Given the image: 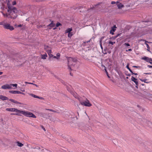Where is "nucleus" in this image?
Wrapping results in <instances>:
<instances>
[{
	"mask_svg": "<svg viewBox=\"0 0 152 152\" xmlns=\"http://www.w3.org/2000/svg\"><path fill=\"white\" fill-rule=\"evenodd\" d=\"M80 104L86 107H89L91 106V104L88 100L84 102L80 101Z\"/></svg>",
	"mask_w": 152,
	"mask_h": 152,
	"instance_id": "39448f33",
	"label": "nucleus"
},
{
	"mask_svg": "<svg viewBox=\"0 0 152 152\" xmlns=\"http://www.w3.org/2000/svg\"><path fill=\"white\" fill-rule=\"evenodd\" d=\"M8 100H9L10 101L12 102H13L15 104H21V103L20 102H18L17 101L15 100L12 99H9Z\"/></svg>",
	"mask_w": 152,
	"mask_h": 152,
	"instance_id": "ddd939ff",
	"label": "nucleus"
},
{
	"mask_svg": "<svg viewBox=\"0 0 152 152\" xmlns=\"http://www.w3.org/2000/svg\"><path fill=\"white\" fill-rule=\"evenodd\" d=\"M132 50L131 49H129L128 50H126V51H131Z\"/></svg>",
	"mask_w": 152,
	"mask_h": 152,
	"instance_id": "49530a36",
	"label": "nucleus"
},
{
	"mask_svg": "<svg viewBox=\"0 0 152 152\" xmlns=\"http://www.w3.org/2000/svg\"><path fill=\"white\" fill-rule=\"evenodd\" d=\"M101 66L102 67H104V69H106V67H105V66L104 65H103V64H102Z\"/></svg>",
	"mask_w": 152,
	"mask_h": 152,
	"instance_id": "603ef678",
	"label": "nucleus"
},
{
	"mask_svg": "<svg viewBox=\"0 0 152 152\" xmlns=\"http://www.w3.org/2000/svg\"><path fill=\"white\" fill-rule=\"evenodd\" d=\"M116 28V26L115 25L114 26L111 27V29L110 31V33L112 34V35L114 34V33L113 32V33H112V31L114 32L115 31V28Z\"/></svg>",
	"mask_w": 152,
	"mask_h": 152,
	"instance_id": "f8f14e48",
	"label": "nucleus"
},
{
	"mask_svg": "<svg viewBox=\"0 0 152 152\" xmlns=\"http://www.w3.org/2000/svg\"><path fill=\"white\" fill-rule=\"evenodd\" d=\"M145 123V125L148 126L152 128V123L151 122L148 121L146 120Z\"/></svg>",
	"mask_w": 152,
	"mask_h": 152,
	"instance_id": "1a4fd4ad",
	"label": "nucleus"
},
{
	"mask_svg": "<svg viewBox=\"0 0 152 152\" xmlns=\"http://www.w3.org/2000/svg\"><path fill=\"white\" fill-rule=\"evenodd\" d=\"M16 4V2L15 1H13L12 3V4L13 5H15Z\"/></svg>",
	"mask_w": 152,
	"mask_h": 152,
	"instance_id": "a19ab883",
	"label": "nucleus"
},
{
	"mask_svg": "<svg viewBox=\"0 0 152 152\" xmlns=\"http://www.w3.org/2000/svg\"><path fill=\"white\" fill-rule=\"evenodd\" d=\"M144 74H146V75H150L151 74V73H144Z\"/></svg>",
	"mask_w": 152,
	"mask_h": 152,
	"instance_id": "5fc2aeb1",
	"label": "nucleus"
},
{
	"mask_svg": "<svg viewBox=\"0 0 152 152\" xmlns=\"http://www.w3.org/2000/svg\"><path fill=\"white\" fill-rule=\"evenodd\" d=\"M47 110H50V111H51L52 112H56V111H55L53 110L52 109H46Z\"/></svg>",
	"mask_w": 152,
	"mask_h": 152,
	"instance_id": "58836bf2",
	"label": "nucleus"
},
{
	"mask_svg": "<svg viewBox=\"0 0 152 152\" xmlns=\"http://www.w3.org/2000/svg\"><path fill=\"white\" fill-rule=\"evenodd\" d=\"M131 80L132 81H133L136 84V87L138 88V82L137 81V79L135 78L133 76H132L131 77Z\"/></svg>",
	"mask_w": 152,
	"mask_h": 152,
	"instance_id": "0eeeda50",
	"label": "nucleus"
},
{
	"mask_svg": "<svg viewBox=\"0 0 152 152\" xmlns=\"http://www.w3.org/2000/svg\"><path fill=\"white\" fill-rule=\"evenodd\" d=\"M130 1H129V3L128 4H126L125 5L126 6V7H132V6H133L135 3H134V2H133L132 3H130Z\"/></svg>",
	"mask_w": 152,
	"mask_h": 152,
	"instance_id": "9b49d317",
	"label": "nucleus"
},
{
	"mask_svg": "<svg viewBox=\"0 0 152 152\" xmlns=\"http://www.w3.org/2000/svg\"><path fill=\"white\" fill-rule=\"evenodd\" d=\"M118 3V1H117L116 2L115 1H112L111 2V4H114L116 3L117 4Z\"/></svg>",
	"mask_w": 152,
	"mask_h": 152,
	"instance_id": "c9c22d12",
	"label": "nucleus"
},
{
	"mask_svg": "<svg viewBox=\"0 0 152 152\" xmlns=\"http://www.w3.org/2000/svg\"><path fill=\"white\" fill-rule=\"evenodd\" d=\"M57 57L58 58V59L59 58L60 56V54L59 53H58L56 54Z\"/></svg>",
	"mask_w": 152,
	"mask_h": 152,
	"instance_id": "4c0bfd02",
	"label": "nucleus"
},
{
	"mask_svg": "<svg viewBox=\"0 0 152 152\" xmlns=\"http://www.w3.org/2000/svg\"><path fill=\"white\" fill-rule=\"evenodd\" d=\"M29 95L34 98H37L38 96H36L33 94H29Z\"/></svg>",
	"mask_w": 152,
	"mask_h": 152,
	"instance_id": "bb28decb",
	"label": "nucleus"
},
{
	"mask_svg": "<svg viewBox=\"0 0 152 152\" xmlns=\"http://www.w3.org/2000/svg\"><path fill=\"white\" fill-rule=\"evenodd\" d=\"M4 2V1L3 0H0V4L1 9H3L4 8L3 4Z\"/></svg>",
	"mask_w": 152,
	"mask_h": 152,
	"instance_id": "6ab92c4d",
	"label": "nucleus"
},
{
	"mask_svg": "<svg viewBox=\"0 0 152 152\" xmlns=\"http://www.w3.org/2000/svg\"><path fill=\"white\" fill-rule=\"evenodd\" d=\"M21 92L18 91H17V94H21Z\"/></svg>",
	"mask_w": 152,
	"mask_h": 152,
	"instance_id": "a18cd8bd",
	"label": "nucleus"
},
{
	"mask_svg": "<svg viewBox=\"0 0 152 152\" xmlns=\"http://www.w3.org/2000/svg\"><path fill=\"white\" fill-rule=\"evenodd\" d=\"M117 3L118 4H117V5L118 9H120L124 7V5L121 3L118 2Z\"/></svg>",
	"mask_w": 152,
	"mask_h": 152,
	"instance_id": "a211bd4d",
	"label": "nucleus"
},
{
	"mask_svg": "<svg viewBox=\"0 0 152 152\" xmlns=\"http://www.w3.org/2000/svg\"><path fill=\"white\" fill-rule=\"evenodd\" d=\"M68 69H69V71H71L72 69H71V67H70V65H71L70 62L71 61L74 62H75L77 60L75 58H72L70 57L68 59Z\"/></svg>",
	"mask_w": 152,
	"mask_h": 152,
	"instance_id": "20e7f679",
	"label": "nucleus"
},
{
	"mask_svg": "<svg viewBox=\"0 0 152 152\" xmlns=\"http://www.w3.org/2000/svg\"><path fill=\"white\" fill-rule=\"evenodd\" d=\"M58 79H59V80L60 81L61 83H62L63 84H64V85H66V83H65V82H64L63 80L61 79H60V78H58Z\"/></svg>",
	"mask_w": 152,
	"mask_h": 152,
	"instance_id": "c756f323",
	"label": "nucleus"
},
{
	"mask_svg": "<svg viewBox=\"0 0 152 152\" xmlns=\"http://www.w3.org/2000/svg\"><path fill=\"white\" fill-rule=\"evenodd\" d=\"M124 45L126 46H130V44L128 43H125L124 44Z\"/></svg>",
	"mask_w": 152,
	"mask_h": 152,
	"instance_id": "f704fd0d",
	"label": "nucleus"
},
{
	"mask_svg": "<svg viewBox=\"0 0 152 152\" xmlns=\"http://www.w3.org/2000/svg\"><path fill=\"white\" fill-rule=\"evenodd\" d=\"M3 73V72H0V75H1Z\"/></svg>",
	"mask_w": 152,
	"mask_h": 152,
	"instance_id": "680f3d73",
	"label": "nucleus"
},
{
	"mask_svg": "<svg viewBox=\"0 0 152 152\" xmlns=\"http://www.w3.org/2000/svg\"><path fill=\"white\" fill-rule=\"evenodd\" d=\"M10 85L11 86V88H12V86L13 87H17L18 86V85L17 84H11Z\"/></svg>",
	"mask_w": 152,
	"mask_h": 152,
	"instance_id": "cd10ccee",
	"label": "nucleus"
},
{
	"mask_svg": "<svg viewBox=\"0 0 152 152\" xmlns=\"http://www.w3.org/2000/svg\"><path fill=\"white\" fill-rule=\"evenodd\" d=\"M103 38V37H102L100 39V42H99L100 46V47H101V49L102 50H103V47H102V41Z\"/></svg>",
	"mask_w": 152,
	"mask_h": 152,
	"instance_id": "4be33fe9",
	"label": "nucleus"
},
{
	"mask_svg": "<svg viewBox=\"0 0 152 152\" xmlns=\"http://www.w3.org/2000/svg\"><path fill=\"white\" fill-rule=\"evenodd\" d=\"M3 23L2 22H0V25H3L4 24H3Z\"/></svg>",
	"mask_w": 152,
	"mask_h": 152,
	"instance_id": "13d9d810",
	"label": "nucleus"
},
{
	"mask_svg": "<svg viewBox=\"0 0 152 152\" xmlns=\"http://www.w3.org/2000/svg\"><path fill=\"white\" fill-rule=\"evenodd\" d=\"M16 110L14 112H15V113H12L11 115H16L18 116H21V115L23 114L24 111H22L20 110H18L15 108Z\"/></svg>",
	"mask_w": 152,
	"mask_h": 152,
	"instance_id": "7ed1b4c3",
	"label": "nucleus"
},
{
	"mask_svg": "<svg viewBox=\"0 0 152 152\" xmlns=\"http://www.w3.org/2000/svg\"><path fill=\"white\" fill-rule=\"evenodd\" d=\"M41 152H48V150L46 149H43L41 150Z\"/></svg>",
	"mask_w": 152,
	"mask_h": 152,
	"instance_id": "72a5a7b5",
	"label": "nucleus"
},
{
	"mask_svg": "<svg viewBox=\"0 0 152 152\" xmlns=\"http://www.w3.org/2000/svg\"><path fill=\"white\" fill-rule=\"evenodd\" d=\"M150 61H152V58H151Z\"/></svg>",
	"mask_w": 152,
	"mask_h": 152,
	"instance_id": "774afa93",
	"label": "nucleus"
},
{
	"mask_svg": "<svg viewBox=\"0 0 152 152\" xmlns=\"http://www.w3.org/2000/svg\"><path fill=\"white\" fill-rule=\"evenodd\" d=\"M21 94H23V95H25L24 93H23V92H21Z\"/></svg>",
	"mask_w": 152,
	"mask_h": 152,
	"instance_id": "e2e57ef3",
	"label": "nucleus"
},
{
	"mask_svg": "<svg viewBox=\"0 0 152 152\" xmlns=\"http://www.w3.org/2000/svg\"><path fill=\"white\" fill-rule=\"evenodd\" d=\"M73 35L72 32H69L68 33V36L70 38Z\"/></svg>",
	"mask_w": 152,
	"mask_h": 152,
	"instance_id": "c85d7f7f",
	"label": "nucleus"
},
{
	"mask_svg": "<svg viewBox=\"0 0 152 152\" xmlns=\"http://www.w3.org/2000/svg\"><path fill=\"white\" fill-rule=\"evenodd\" d=\"M115 43V42H113L111 41H110L109 42V44H110L112 45H113Z\"/></svg>",
	"mask_w": 152,
	"mask_h": 152,
	"instance_id": "e433bc0d",
	"label": "nucleus"
},
{
	"mask_svg": "<svg viewBox=\"0 0 152 152\" xmlns=\"http://www.w3.org/2000/svg\"><path fill=\"white\" fill-rule=\"evenodd\" d=\"M133 67L137 68H138V67H139V66H133Z\"/></svg>",
	"mask_w": 152,
	"mask_h": 152,
	"instance_id": "3c124183",
	"label": "nucleus"
},
{
	"mask_svg": "<svg viewBox=\"0 0 152 152\" xmlns=\"http://www.w3.org/2000/svg\"><path fill=\"white\" fill-rule=\"evenodd\" d=\"M139 79L140 81H141L142 82H143L145 83H149V82L148 81H146L147 80V79H142L140 78Z\"/></svg>",
	"mask_w": 152,
	"mask_h": 152,
	"instance_id": "412c9836",
	"label": "nucleus"
},
{
	"mask_svg": "<svg viewBox=\"0 0 152 152\" xmlns=\"http://www.w3.org/2000/svg\"><path fill=\"white\" fill-rule=\"evenodd\" d=\"M47 51L50 57H53V55L51 54L52 51L51 49L48 50Z\"/></svg>",
	"mask_w": 152,
	"mask_h": 152,
	"instance_id": "f3484780",
	"label": "nucleus"
},
{
	"mask_svg": "<svg viewBox=\"0 0 152 152\" xmlns=\"http://www.w3.org/2000/svg\"><path fill=\"white\" fill-rule=\"evenodd\" d=\"M119 35V34H118L116 36V37H117Z\"/></svg>",
	"mask_w": 152,
	"mask_h": 152,
	"instance_id": "338daca9",
	"label": "nucleus"
},
{
	"mask_svg": "<svg viewBox=\"0 0 152 152\" xmlns=\"http://www.w3.org/2000/svg\"><path fill=\"white\" fill-rule=\"evenodd\" d=\"M104 70H105V72L106 74V75L107 76V77L109 78H110V76H109V75H108V73L107 70V69H104Z\"/></svg>",
	"mask_w": 152,
	"mask_h": 152,
	"instance_id": "7c9ffc66",
	"label": "nucleus"
},
{
	"mask_svg": "<svg viewBox=\"0 0 152 152\" xmlns=\"http://www.w3.org/2000/svg\"><path fill=\"white\" fill-rule=\"evenodd\" d=\"M3 26L5 28L9 29L10 31H12L14 29V28L13 26H11L9 24L4 23Z\"/></svg>",
	"mask_w": 152,
	"mask_h": 152,
	"instance_id": "423d86ee",
	"label": "nucleus"
},
{
	"mask_svg": "<svg viewBox=\"0 0 152 152\" xmlns=\"http://www.w3.org/2000/svg\"><path fill=\"white\" fill-rule=\"evenodd\" d=\"M22 26H23V25L19 24V25H18L17 26V27H22Z\"/></svg>",
	"mask_w": 152,
	"mask_h": 152,
	"instance_id": "37998d69",
	"label": "nucleus"
},
{
	"mask_svg": "<svg viewBox=\"0 0 152 152\" xmlns=\"http://www.w3.org/2000/svg\"><path fill=\"white\" fill-rule=\"evenodd\" d=\"M15 110V108H7L6 109V110L7 111H10V112H14L15 110Z\"/></svg>",
	"mask_w": 152,
	"mask_h": 152,
	"instance_id": "2eb2a0df",
	"label": "nucleus"
},
{
	"mask_svg": "<svg viewBox=\"0 0 152 152\" xmlns=\"http://www.w3.org/2000/svg\"><path fill=\"white\" fill-rule=\"evenodd\" d=\"M126 67L129 70V71L131 72L132 73V71L130 68L129 67V64H127V65L126 66Z\"/></svg>",
	"mask_w": 152,
	"mask_h": 152,
	"instance_id": "393cba45",
	"label": "nucleus"
},
{
	"mask_svg": "<svg viewBox=\"0 0 152 152\" xmlns=\"http://www.w3.org/2000/svg\"><path fill=\"white\" fill-rule=\"evenodd\" d=\"M149 63H150V64H152V62H151L150 61L149 62Z\"/></svg>",
	"mask_w": 152,
	"mask_h": 152,
	"instance_id": "0e129e2a",
	"label": "nucleus"
},
{
	"mask_svg": "<svg viewBox=\"0 0 152 152\" xmlns=\"http://www.w3.org/2000/svg\"><path fill=\"white\" fill-rule=\"evenodd\" d=\"M132 75H137L138 74L137 73H134L132 72V73H131Z\"/></svg>",
	"mask_w": 152,
	"mask_h": 152,
	"instance_id": "8fccbe9b",
	"label": "nucleus"
},
{
	"mask_svg": "<svg viewBox=\"0 0 152 152\" xmlns=\"http://www.w3.org/2000/svg\"><path fill=\"white\" fill-rule=\"evenodd\" d=\"M34 85H35L37 87H38L39 86L36 84H34Z\"/></svg>",
	"mask_w": 152,
	"mask_h": 152,
	"instance_id": "bf43d9fd",
	"label": "nucleus"
},
{
	"mask_svg": "<svg viewBox=\"0 0 152 152\" xmlns=\"http://www.w3.org/2000/svg\"><path fill=\"white\" fill-rule=\"evenodd\" d=\"M90 41V40H88V41H85L83 42V43L84 44H86V43H88V42H89Z\"/></svg>",
	"mask_w": 152,
	"mask_h": 152,
	"instance_id": "79ce46f5",
	"label": "nucleus"
},
{
	"mask_svg": "<svg viewBox=\"0 0 152 152\" xmlns=\"http://www.w3.org/2000/svg\"><path fill=\"white\" fill-rule=\"evenodd\" d=\"M48 26L51 27H53L54 26V25L52 23H51L48 25Z\"/></svg>",
	"mask_w": 152,
	"mask_h": 152,
	"instance_id": "2f4dec72",
	"label": "nucleus"
},
{
	"mask_svg": "<svg viewBox=\"0 0 152 152\" xmlns=\"http://www.w3.org/2000/svg\"><path fill=\"white\" fill-rule=\"evenodd\" d=\"M47 56V55L46 53H45V54L42 55L41 58L42 59H46Z\"/></svg>",
	"mask_w": 152,
	"mask_h": 152,
	"instance_id": "b1692460",
	"label": "nucleus"
},
{
	"mask_svg": "<svg viewBox=\"0 0 152 152\" xmlns=\"http://www.w3.org/2000/svg\"><path fill=\"white\" fill-rule=\"evenodd\" d=\"M53 56V58H56L57 59H58V58L56 56Z\"/></svg>",
	"mask_w": 152,
	"mask_h": 152,
	"instance_id": "6e6d98bb",
	"label": "nucleus"
},
{
	"mask_svg": "<svg viewBox=\"0 0 152 152\" xmlns=\"http://www.w3.org/2000/svg\"><path fill=\"white\" fill-rule=\"evenodd\" d=\"M8 9L7 12H8V14H5L3 13V15L4 17H6L8 18H11L15 19L17 16V13L18 12L17 9L15 7L10 6L7 3Z\"/></svg>",
	"mask_w": 152,
	"mask_h": 152,
	"instance_id": "f257e3e1",
	"label": "nucleus"
},
{
	"mask_svg": "<svg viewBox=\"0 0 152 152\" xmlns=\"http://www.w3.org/2000/svg\"><path fill=\"white\" fill-rule=\"evenodd\" d=\"M1 88L3 89H11V86L10 85L8 84H6L5 85H4L1 86Z\"/></svg>",
	"mask_w": 152,
	"mask_h": 152,
	"instance_id": "6e6552de",
	"label": "nucleus"
},
{
	"mask_svg": "<svg viewBox=\"0 0 152 152\" xmlns=\"http://www.w3.org/2000/svg\"><path fill=\"white\" fill-rule=\"evenodd\" d=\"M148 67L149 68H152V65H148Z\"/></svg>",
	"mask_w": 152,
	"mask_h": 152,
	"instance_id": "de8ad7c7",
	"label": "nucleus"
},
{
	"mask_svg": "<svg viewBox=\"0 0 152 152\" xmlns=\"http://www.w3.org/2000/svg\"><path fill=\"white\" fill-rule=\"evenodd\" d=\"M37 98L42 100H44V99L43 97L39 96H38Z\"/></svg>",
	"mask_w": 152,
	"mask_h": 152,
	"instance_id": "ea45409f",
	"label": "nucleus"
},
{
	"mask_svg": "<svg viewBox=\"0 0 152 152\" xmlns=\"http://www.w3.org/2000/svg\"><path fill=\"white\" fill-rule=\"evenodd\" d=\"M104 52L103 53H104V54H106L107 53L106 51V49H104Z\"/></svg>",
	"mask_w": 152,
	"mask_h": 152,
	"instance_id": "c03bdc74",
	"label": "nucleus"
},
{
	"mask_svg": "<svg viewBox=\"0 0 152 152\" xmlns=\"http://www.w3.org/2000/svg\"><path fill=\"white\" fill-rule=\"evenodd\" d=\"M9 93L13 94H16L17 91H9Z\"/></svg>",
	"mask_w": 152,
	"mask_h": 152,
	"instance_id": "a878e982",
	"label": "nucleus"
},
{
	"mask_svg": "<svg viewBox=\"0 0 152 152\" xmlns=\"http://www.w3.org/2000/svg\"><path fill=\"white\" fill-rule=\"evenodd\" d=\"M146 46H147V48H148V49H149V45L148 44H146Z\"/></svg>",
	"mask_w": 152,
	"mask_h": 152,
	"instance_id": "864d4df0",
	"label": "nucleus"
},
{
	"mask_svg": "<svg viewBox=\"0 0 152 152\" xmlns=\"http://www.w3.org/2000/svg\"><path fill=\"white\" fill-rule=\"evenodd\" d=\"M0 99L3 101L8 100L9 99V98L7 97L1 95H0Z\"/></svg>",
	"mask_w": 152,
	"mask_h": 152,
	"instance_id": "9d476101",
	"label": "nucleus"
},
{
	"mask_svg": "<svg viewBox=\"0 0 152 152\" xmlns=\"http://www.w3.org/2000/svg\"><path fill=\"white\" fill-rule=\"evenodd\" d=\"M42 128L43 130H44L45 131V128H44L43 126H42Z\"/></svg>",
	"mask_w": 152,
	"mask_h": 152,
	"instance_id": "4d7b16f0",
	"label": "nucleus"
},
{
	"mask_svg": "<svg viewBox=\"0 0 152 152\" xmlns=\"http://www.w3.org/2000/svg\"><path fill=\"white\" fill-rule=\"evenodd\" d=\"M72 28H68L66 30L65 32L66 33L71 32V31H72Z\"/></svg>",
	"mask_w": 152,
	"mask_h": 152,
	"instance_id": "5701e85b",
	"label": "nucleus"
},
{
	"mask_svg": "<svg viewBox=\"0 0 152 152\" xmlns=\"http://www.w3.org/2000/svg\"><path fill=\"white\" fill-rule=\"evenodd\" d=\"M28 84H32L33 85H34V83H28Z\"/></svg>",
	"mask_w": 152,
	"mask_h": 152,
	"instance_id": "052dcab7",
	"label": "nucleus"
},
{
	"mask_svg": "<svg viewBox=\"0 0 152 152\" xmlns=\"http://www.w3.org/2000/svg\"><path fill=\"white\" fill-rule=\"evenodd\" d=\"M71 93V94H72L75 98H77V99H79V98L78 97V96L77 94L75 92L73 91H72Z\"/></svg>",
	"mask_w": 152,
	"mask_h": 152,
	"instance_id": "4468645a",
	"label": "nucleus"
},
{
	"mask_svg": "<svg viewBox=\"0 0 152 152\" xmlns=\"http://www.w3.org/2000/svg\"><path fill=\"white\" fill-rule=\"evenodd\" d=\"M17 144V145L19 147H22L23 145V144L22 143L20 142L19 141H17L16 142Z\"/></svg>",
	"mask_w": 152,
	"mask_h": 152,
	"instance_id": "aec40b11",
	"label": "nucleus"
},
{
	"mask_svg": "<svg viewBox=\"0 0 152 152\" xmlns=\"http://www.w3.org/2000/svg\"><path fill=\"white\" fill-rule=\"evenodd\" d=\"M70 75L71 76H72V73H71V72H70Z\"/></svg>",
	"mask_w": 152,
	"mask_h": 152,
	"instance_id": "69168bd1",
	"label": "nucleus"
},
{
	"mask_svg": "<svg viewBox=\"0 0 152 152\" xmlns=\"http://www.w3.org/2000/svg\"><path fill=\"white\" fill-rule=\"evenodd\" d=\"M151 58H148L147 57H144L142 58V59H143L146 61L149 62L150 61Z\"/></svg>",
	"mask_w": 152,
	"mask_h": 152,
	"instance_id": "dca6fc26",
	"label": "nucleus"
},
{
	"mask_svg": "<svg viewBox=\"0 0 152 152\" xmlns=\"http://www.w3.org/2000/svg\"><path fill=\"white\" fill-rule=\"evenodd\" d=\"M61 25L60 23H59V22H58L56 24V27H58L59 26H61Z\"/></svg>",
	"mask_w": 152,
	"mask_h": 152,
	"instance_id": "473e14b6",
	"label": "nucleus"
},
{
	"mask_svg": "<svg viewBox=\"0 0 152 152\" xmlns=\"http://www.w3.org/2000/svg\"><path fill=\"white\" fill-rule=\"evenodd\" d=\"M23 115L28 117H32L34 118H36V116L33 113L28 111H24Z\"/></svg>",
	"mask_w": 152,
	"mask_h": 152,
	"instance_id": "f03ea898",
	"label": "nucleus"
},
{
	"mask_svg": "<svg viewBox=\"0 0 152 152\" xmlns=\"http://www.w3.org/2000/svg\"><path fill=\"white\" fill-rule=\"evenodd\" d=\"M48 47H48V46L45 45V49H46L47 48H48Z\"/></svg>",
	"mask_w": 152,
	"mask_h": 152,
	"instance_id": "09e8293b",
	"label": "nucleus"
}]
</instances>
